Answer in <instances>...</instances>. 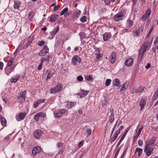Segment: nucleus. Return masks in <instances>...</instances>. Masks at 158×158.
Segmentation results:
<instances>
[{"label":"nucleus","instance_id":"f257e3e1","mask_svg":"<svg viewBox=\"0 0 158 158\" xmlns=\"http://www.w3.org/2000/svg\"><path fill=\"white\" fill-rule=\"evenodd\" d=\"M151 45V44L149 41H146L143 44L139 52V56H140L141 60L143 59L144 53Z\"/></svg>","mask_w":158,"mask_h":158},{"label":"nucleus","instance_id":"f03ea898","mask_svg":"<svg viewBox=\"0 0 158 158\" xmlns=\"http://www.w3.org/2000/svg\"><path fill=\"white\" fill-rule=\"evenodd\" d=\"M127 16V11L124 9L122 10L120 12L114 15V20L115 21L118 22L123 20Z\"/></svg>","mask_w":158,"mask_h":158},{"label":"nucleus","instance_id":"7ed1b4c3","mask_svg":"<svg viewBox=\"0 0 158 158\" xmlns=\"http://www.w3.org/2000/svg\"><path fill=\"white\" fill-rule=\"evenodd\" d=\"M154 148L152 146H149L148 145H145L144 152L147 156H149L153 154Z\"/></svg>","mask_w":158,"mask_h":158},{"label":"nucleus","instance_id":"20e7f679","mask_svg":"<svg viewBox=\"0 0 158 158\" xmlns=\"http://www.w3.org/2000/svg\"><path fill=\"white\" fill-rule=\"evenodd\" d=\"M27 93L26 90L20 92L17 98V100L19 102H23L25 100V96Z\"/></svg>","mask_w":158,"mask_h":158},{"label":"nucleus","instance_id":"39448f33","mask_svg":"<svg viewBox=\"0 0 158 158\" xmlns=\"http://www.w3.org/2000/svg\"><path fill=\"white\" fill-rule=\"evenodd\" d=\"M63 85L62 84L59 83L56 86L50 89L51 94H56L59 92L62 89Z\"/></svg>","mask_w":158,"mask_h":158},{"label":"nucleus","instance_id":"423d86ee","mask_svg":"<svg viewBox=\"0 0 158 158\" xmlns=\"http://www.w3.org/2000/svg\"><path fill=\"white\" fill-rule=\"evenodd\" d=\"M81 58L78 55H75L72 58V64L74 65H76L77 63H81Z\"/></svg>","mask_w":158,"mask_h":158},{"label":"nucleus","instance_id":"0eeeda50","mask_svg":"<svg viewBox=\"0 0 158 158\" xmlns=\"http://www.w3.org/2000/svg\"><path fill=\"white\" fill-rule=\"evenodd\" d=\"M143 27H142L136 28L134 33V35L136 36H139L143 34Z\"/></svg>","mask_w":158,"mask_h":158},{"label":"nucleus","instance_id":"6e6552de","mask_svg":"<svg viewBox=\"0 0 158 158\" xmlns=\"http://www.w3.org/2000/svg\"><path fill=\"white\" fill-rule=\"evenodd\" d=\"M108 60L112 64L114 63L116 60V53L114 52H113L110 54Z\"/></svg>","mask_w":158,"mask_h":158},{"label":"nucleus","instance_id":"1a4fd4ad","mask_svg":"<svg viewBox=\"0 0 158 158\" xmlns=\"http://www.w3.org/2000/svg\"><path fill=\"white\" fill-rule=\"evenodd\" d=\"M15 65H12L11 66H6L5 69V72L7 75H9L14 69Z\"/></svg>","mask_w":158,"mask_h":158},{"label":"nucleus","instance_id":"9d476101","mask_svg":"<svg viewBox=\"0 0 158 158\" xmlns=\"http://www.w3.org/2000/svg\"><path fill=\"white\" fill-rule=\"evenodd\" d=\"M49 51L48 48L47 46L44 47L39 53V55L40 56H42L45 55Z\"/></svg>","mask_w":158,"mask_h":158},{"label":"nucleus","instance_id":"9b49d317","mask_svg":"<svg viewBox=\"0 0 158 158\" xmlns=\"http://www.w3.org/2000/svg\"><path fill=\"white\" fill-rule=\"evenodd\" d=\"M151 13V10L150 9H148L145 14L142 15L141 17V19L143 21H144L149 17Z\"/></svg>","mask_w":158,"mask_h":158},{"label":"nucleus","instance_id":"f8f14e48","mask_svg":"<svg viewBox=\"0 0 158 158\" xmlns=\"http://www.w3.org/2000/svg\"><path fill=\"white\" fill-rule=\"evenodd\" d=\"M41 150V148L40 147L37 146L34 147L32 150V153L34 156L38 154L39 153Z\"/></svg>","mask_w":158,"mask_h":158},{"label":"nucleus","instance_id":"ddd939ff","mask_svg":"<svg viewBox=\"0 0 158 158\" xmlns=\"http://www.w3.org/2000/svg\"><path fill=\"white\" fill-rule=\"evenodd\" d=\"M55 72V70L54 69L48 70L46 71V73H48L47 76L46 77V79L48 80L50 79L52 76L54 74Z\"/></svg>","mask_w":158,"mask_h":158},{"label":"nucleus","instance_id":"4468645a","mask_svg":"<svg viewBox=\"0 0 158 158\" xmlns=\"http://www.w3.org/2000/svg\"><path fill=\"white\" fill-rule=\"evenodd\" d=\"M156 138L154 137H152L151 139L145 141V145H148L149 146L154 144L156 142Z\"/></svg>","mask_w":158,"mask_h":158},{"label":"nucleus","instance_id":"2eb2a0df","mask_svg":"<svg viewBox=\"0 0 158 158\" xmlns=\"http://www.w3.org/2000/svg\"><path fill=\"white\" fill-rule=\"evenodd\" d=\"M133 64V59L132 58H129L125 61V64L127 67L131 66Z\"/></svg>","mask_w":158,"mask_h":158},{"label":"nucleus","instance_id":"dca6fc26","mask_svg":"<svg viewBox=\"0 0 158 158\" xmlns=\"http://www.w3.org/2000/svg\"><path fill=\"white\" fill-rule=\"evenodd\" d=\"M42 134V132L40 130H35L34 132V135L36 139L39 138Z\"/></svg>","mask_w":158,"mask_h":158},{"label":"nucleus","instance_id":"f3484780","mask_svg":"<svg viewBox=\"0 0 158 158\" xmlns=\"http://www.w3.org/2000/svg\"><path fill=\"white\" fill-rule=\"evenodd\" d=\"M89 93V91L81 89V92L78 94L80 95V98H81L86 95Z\"/></svg>","mask_w":158,"mask_h":158},{"label":"nucleus","instance_id":"a211bd4d","mask_svg":"<svg viewBox=\"0 0 158 158\" xmlns=\"http://www.w3.org/2000/svg\"><path fill=\"white\" fill-rule=\"evenodd\" d=\"M111 36V34L110 32H106L103 35V40L104 41L107 40Z\"/></svg>","mask_w":158,"mask_h":158},{"label":"nucleus","instance_id":"6ab92c4d","mask_svg":"<svg viewBox=\"0 0 158 158\" xmlns=\"http://www.w3.org/2000/svg\"><path fill=\"white\" fill-rule=\"evenodd\" d=\"M68 8H66L60 12V15H64V16L65 17H67L69 15V13H68Z\"/></svg>","mask_w":158,"mask_h":158},{"label":"nucleus","instance_id":"aec40b11","mask_svg":"<svg viewBox=\"0 0 158 158\" xmlns=\"http://www.w3.org/2000/svg\"><path fill=\"white\" fill-rule=\"evenodd\" d=\"M146 101L144 99H142L141 100L139 103V105L141 107V110L143 108V107L145 106L146 104Z\"/></svg>","mask_w":158,"mask_h":158},{"label":"nucleus","instance_id":"412c9836","mask_svg":"<svg viewBox=\"0 0 158 158\" xmlns=\"http://www.w3.org/2000/svg\"><path fill=\"white\" fill-rule=\"evenodd\" d=\"M111 114L109 117V121L110 123H112L114 120V116L113 110L111 111L110 110Z\"/></svg>","mask_w":158,"mask_h":158},{"label":"nucleus","instance_id":"4be33fe9","mask_svg":"<svg viewBox=\"0 0 158 158\" xmlns=\"http://www.w3.org/2000/svg\"><path fill=\"white\" fill-rule=\"evenodd\" d=\"M143 150L142 149L139 148H136L135 150V153H137L138 156L139 157L141 156L143 152Z\"/></svg>","mask_w":158,"mask_h":158},{"label":"nucleus","instance_id":"5701e85b","mask_svg":"<svg viewBox=\"0 0 158 158\" xmlns=\"http://www.w3.org/2000/svg\"><path fill=\"white\" fill-rule=\"evenodd\" d=\"M133 22L130 19L127 20L126 26L128 28L131 27L133 25Z\"/></svg>","mask_w":158,"mask_h":158},{"label":"nucleus","instance_id":"b1692460","mask_svg":"<svg viewBox=\"0 0 158 158\" xmlns=\"http://www.w3.org/2000/svg\"><path fill=\"white\" fill-rule=\"evenodd\" d=\"M113 85L119 87L120 83L119 80L118 79H115L113 81Z\"/></svg>","mask_w":158,"mask_h":158},{"label":"nucleus","instance_id":"393cba45","mask_svg":"<svg viewBox=\"0 0 158 158\" xmlns=\"http://www.w3.org/2000/svg\"><path fill=\"white\" fill-rule=\"evenodd\" d=\"M129 85V83L128 81H126L123 85L122 89H121V91L124 90L126 89L128 87Z\"/></svg>","mask_w":158,"mask_h":158},{"label":"nucleus","instance_id":"a878e982","mask_svg":"<svg viewBox=\"0 0 158 158\" xmlns=\"http://www.w3.org/2000/svg\"><path fill=\"white\" fill-rule=\"evenodd\" d=\"M96 53L95 55L96 56V57L97 59H99L102 57V55L100 53V50L97 48V50L95 51Z\"/></svg>","mask_w":158,"mask_h":158},{"label":"nucleus","instance_id":"bb28decb","mask_svg":"<svg viewBox=\"0 0 158 158\" xmlns=\"http://www.w3.org/2000/svg\"><path fill=\"white\" fill-rule=\"evenodd\" d=\"M20 6V2L19 1H15L14 2V7L15 9H19Z\"/></svg>","mask_w":158,"mask_h":158},{"label":"nucleus","instance_id":"cd10ccee","mask_svg":"<svg viewBox=\"0 0 158 158\" xmlns=\"http://www.w3.org/2000/svg\"><path fill=\"white\" fill-rule=\"evenodd\" d=\"M0 118L1 119V123L3 126H5L6 123V121L2 115H0Z\"/></svg>","mask_w":158,"mask_h":158},{"label":"nucleus","instance_id":"c85d7f7f","mask_svg":"<svg viewBox=\"0 0 158 158\" xmlns=\"http://www.w3.org/2000/svg\"><path fill=\"white\" fill-rule=\"evenodd\" d=\"M19 78V76H14L11 78L10 81L12 83H15L17 81Z\"/></svg>","mask_w":158,"mask_h":158},{"label":"nucleus","instance_id":"c756f323","mask_svg":"<svg viewBox=\"0 0 158 158\" xmlns=\"http://www.w3.org/2000/svg\"><path fill=\"white\" fill-rule=\"evenodd\" d=\"M58 15H54L52 16L50 19V21L52 22H54L57 19Z\"/></svg>","mask_w":158,"mask_h":158},{"label":"nucleus","instance_id":"7c9ffc66","mask_svg":"<svg viewBox=\"0 0 158 158\" xmlns=\"http://www.w3.org/2000/svg\"><path fill=\"white\" fill-rule=\"evenodd\" d=\"M85 79L88 81H93V78L92 76L91 75H89L86 76L85 77Z\"/></svg>","mask_w":158,"mask_h":158},{"label":"nucleus","instance_id":"2f4dec72","mask_svg":"<svg viewBox=\"0 0 158 158\" xmlns=\"http://www.w3.org/2000/svg\"><path fill=\"white\" fill-rule=\"evenodd\" d=\"M34 16V12L31 10L29 13L28 18L30 21H32Z\"/></svg>","mask_w":158,"mask_h":158},{"label":"nucleus","instance_id":"473e14b6","mask_svg":"<svg viewBox=\"0 0 158 158\" xmlns=\"http://www.w3.org/2000/svg\"><path fill=\"white\" fill-rule=\"evenodd\" d=\"M80 14L79 12H76L73 13V18L74 19H76L80 15Z\"/></svg>","mask_w":158,"mask_h":158},{"label":"nucleus","instance_id":"72a5a7b5","mask_svg":"<svg viewBox=\"0 0 158 158\" xmlns=\"http://www.w3.org/2000/svg\"><path fill=\"white\" fill-rule=\"evenodd\" d=\"M26 114L25 113H21L19 114L18 117L20 119H23L25 117Z\"/></svg>","mask_w":158,"mask_h":158},{"label":"nucleus","instance_id":"f704fd0d","mask_svg":"<svg viewBox=\"0 0 158 158\" xmlns=\"http://www.w3.org/2000/svg\"><path fill=\"white\" fill-rule=\"evenodd\" d=\"M111 80L110 79H107L105 82V85L106 86H109L110 84Z\"/></svg>","mask_w":158,"mask_h":158},{"label":"nucleus","instance_id":"c9c22d12","mask_svg":"<svg viewBox=\"0 0 158 158\" xmlns=\"http://www.w3.org/2000/svg\"><path fill=\"white\" fill-rule=\"evenodd\" d=\"M61 113H60L59 111L54 113V116L55 117H60L61 116Z\"/></svg>","mask_w":158,"mask_h":158},{"label":"nucleus","instance_id":"e433bc0d","mask_svg":"<svg viewBox=\"0 0 158 158\" xmlns=\"http://www.w3.org/2000/svg\"><path fill=\"white\" fill-rule=\"evenodd\" d=\"M92 130L90 128H87L86 130V134H87V136L90 135L91 133Z\"/></svg>","mask_w":158,"mask_h":158},{"label":"nucleus","instance_id":"4c0bfd02","mask_svg":"<svg viewBox=\"0 0 158 158\" xmlns=\"http://www.w3.org/2000/svg\"><path fill=\"white\" fill-rule=\"evenodd\" d=\"M80 20L82 22L84 23L86 21L87 17L85 16H83L80 19Z\"/></svg>","mask_w":158,"mask_h":158},{"label":"nucleus","instance_id":"58836bf2","mask_svg":"<svg viewBox=\"0 0 158 158\" xmlns=\"http://www.w3.org/2000/svg\"><path fill=\"white\" fill-rule=\"evenodd\" d=\"M45 44V42L43 40L39 41L37 43L38 45L40 46H41L44 45Z\"/></svg>","mask_w":158,"mask_h":158},{"label":"nucleus","instance_id":"ea45409f","mask_svg":"<svg viewBox=\"0 0 158 158\" xmlns=\"http://www.w3.org/2000/svg\"><path fill=\"white\" fill-rule=\"evenodd\" d=\"M130 129L131 127L130 126H129V127L125 129L124 133L123 135H124V136H125L127 133L128 132V131L130 130Z\"/></svg>","mask_w":158,"mask_h":158},{"label":"nucleus","instance_id":"a19ab883","mask_svg":"<svg viewBox=\"0 0 158 158\" xmlns=\"http://www.w3.org/2000/svg\"><path fill=\"white\" fill-rule=\"evenodd\" d=\"M118 121L117 120L116 123H115L113 128V129L112 130L111 133V135H112L114 131L115 128L116 127L117 125L118 124Z\"/></svg>","mask_w":158,"mask_h":158},{"label":"nucleus","instance_id":"79ce46f5","mask_svg":"<svg viewBox=\"0 0 158 158\" xmlns=\"http://www.w3.org/2000/svg\"><path fill=\"white\" fill-rule=\"evenodd\" d=\"M118 121L117 120L116 123H115L113 128V129L112 130L111 133V135H112L114 131L115 128L116 127L117 125L118 124Z\"/></svg>","mask_w":158,"mask_h":158},{"label":"nucleus","instance_id":"37998d69","mask_svg":"<svg viewBox=\"0 0 158 158\" xmlns=\"http://www.w3.org/2000/svg\"><path fill=\"white\" fill-rule=\"evenodd\" d=\"M118 121L117 120L116 123H115L113 128V129L112 130L111 133V135H112L114 131L115 128L116 127L117 125L118 124Z\"/></svg>","mask_w":158,"mask_h":158},{"label":"nucleus","instance_id":"c03bdc74","mask_svg":"<svg viewBox=\"0 0 158 158\" xmlns=\"http://www.w3.org/2000/svg\"><path fill=\"white\" fill-rule=\"evenodd\" d=\"M118 121L117 120L116 123H115L113 128V129L112 130L111 133V135H112L114 131L115 128L116 127L117 125L118 124Z\"/></svg>","mask_w":158,"mask_h":158},{"label":"nucleus","instance_id":"a18cd8bd","mask_svg":"<svg viewBox=\"0 0 158 158\" xmlns=\"http://www.w3.org/2000/svg\"><path fill=\"white\" fill-rule=\"evenodd\" d=\"M38 114L39 115L40 117L42 118L45 117L46 116V114L44 112H40L38 113Z\"/></svg>","mask_w":158,"mask_h":158},{"label":"nucleus","instance_id":"49530a36","mask_svg":"<svg viewBox=\"0 0 158 158\" xmlns=\"http://www.w3.org/2000/svg\"><path fill=\"white\" fill-rule=\"evenodd\" d=\"M77 80L79 81H81L83 80V77L81 76H78L77 77Z\"/></svg>","mask_w":158,"mask_h":158},{"label":"nucleus","instance_id":"de8ad7c7","mask_svg":"<svg viewBox=\"0 0 158 158\" xmlns=\"http://www.w3.org/2000/svg\"><path fill=\"white\" fill-rule=\"evenodd\" d=\"M144 90V88L143 87L139 88L138 89L136 90V92L138 93H141Z\"/></svg>","mask_w":158,"mask_h":158},{"label":"nucleus","instance_id":"09e8293b","mask_svg":"<svg viewBox=\"0 0 158 158\" xmlns=\"http://www.w3.org/2000/svg\"><path fill=\"white\" fill-rule=\"evenodd\" d=\"M39 117L40 116L38 114V113L35 115V116L34 117V119L35 120H36V121H38L39 120Z\"/></svg>","mask_w":158,"mask_h":158},{"label":"nucleus","instance_id":"8fccbe9b","mask_svg":"<svg viewBox=\"0 0 158 158\" xmlns=\"http://www.w3.org/2000/svg\"><path fill=\"white\" fill-rule=\"evenodd\" d=\"M59 26H57L56 30H54V31H52V32L53 33H54L55 34H56L57 32L59 31Z\"/></svg>","mask_w":158,"mask_h":158},{"label":"nucleus","instance_id":"3c124183","mask_svg":"<svg viewBox=\"0 0 158 158\" xmlns=\"http://www.w3.org/2000/svg\"><path fill=\"white\" fill-rule=\"evenodd\" d=\"M158 97V94L157 93H156L155 92V93L154 94L153 97V99L154 100H155L156 99L157 97Z\"/></svg>","mask_w":158,"mask_h":158},{"label":"nucleus","instance_id":"603ef678","mask_svg":"<svg viewBox=\"0 0 158 158\" xmlns=\"http://www.w3.org/2000/svg\"><path fill=\"white\" fill-rule=\"evenodd\" d=\"M45 99H43L38 100L36 102H37V103L39 104H40L41 103L44 102H45Z\"/></svg>","mask_w":158,"mask_h":158},{"label":"nucleus","instance_id":"864d4df0","mask_svg":"<svg viewBox=\"0 0 158 158\" xmlns=\"http://www.w3.org/2000/svg\"><path fill=\"white\" fill-rule=\"evenodd\" d=\"M65 110L64 109H62L60 110L59 111V112L60 113H61V114L62 115V114H64L65 112Z\"/></svg>","mask_w":158,"mask_h":158},{"label":"nucleus","instance_id":"5fc2aeb1","mask_svg":"<svg viewBox=\"0 0 158 158\" xmlns=\"http://www.w3.org/2000/svg\"><path fill=\"white\" fill-rule=\"evenodd\" d=\"M116 138H117L116 137H115V135H114V134L112 137L110 139L111 141V142L114 141L116 139Z\"/></svg>","mask_w":158,"mask_h":158},{"label":"nucleus","instance_id":"6e6d98bb","mask_svg":"<svg viewBox=\"0 0 158 158\" xmlns=\"http://www.w3.org/2000/svg\"><path fill=\"white\" fill-rule=\"evenodd\" d=\"M125 136H124V135H123L122 136V137L120 138V139L119 140L118 142V145H119L120 143L121 142L123 141V139H124V138H125Z\"/></svg>","mask_w":158,"mask_h":158},{"label":"nucleus","instance_id":"4d7b16f0","mask_svg":"<svg viewBox=\"0 0 158 158\" xmlns=\"http://www.w3.org/2000/svg\"><path fill=\"white\" fill-rule=\"evenodd\" d=\"M158 43V35L156 38L154 42L155 45H156Z\"/></svg>","mask_w":158,"mask_h":158},{"label":"nucleus","instance_id":"13d9d810","mask_svg":"<svg viewBox=\"0 0 158 158\" xmlns=\"http://www.w3.org/2000/svg\"><path fill=\"white\" fill-rule=\"evenodd\" d=\"M60 8V6L59 5L56 6H54L53 9L54 11H56L58 10Z\"/></svg>","mask_w":158,"mask_h":158},{"label":"nucleus","instance_id":"bf43d9fd","mask_svg":"<svg viewBox=\"0 0 158 158\" xmlns=\"http://www.w3.org/2000/svg\"><path fill=\"white\" fill-rule=\"evenodd\" d=\"M43 64L40 63V64L39 65L37 69L38 70H40L42 69V66Z\"/></svg>","mask_w":158,"mask_h":158},{"label":"nucleus","instance_id":"052dcab7","mask_svg":"<svg viewBox=\"0 0 158 158\" xmlns=\"http://www.w3.org/2000/svg\"><path fill=\"white\" fill-rule=\"evenodd\" d=\"M38 103L37 102H35L33 104V106L34 108H36L39 105Z\"/></svg>","mask_w":158,"mask_h":158},{"label":"nucleus","instance_id":"680f3d73","mask_svg":"<svg viewBox=\"0 0 158 158\" xmlns=\"http://www.w3.org/2000/svg\"><path fill=\"white\" fill-rule=\"evenodd\" d=\"M83 140L81 141V142H80L78 144V146L79 148H81L83 145Z\"/></svg>","mask_w":158,"mask_h":158},{"label":"nucleus","instance_id":"e2e57ef3","mask_svg":"<svg viewBox=\"0 0 158 158\" xmlns=\"http://www.w3.org/2000/svg\"><path fill=\"white\" fill-rule=\"evenodd\" d=\"M104 2L106 4L108 5L110 3V0H104Z\"/></svg>","mask_w":158,"mask_h":158},{"label":"nucleus","instance_id":"0e129e2a","mask_svg":"<svg viewBox=\"0 0 158 158\" xmlns=\"http://www.w3.org/2000/svg\"><path fill=\"white\" fill-rule=\"evenodd\" d=\"M120 132H119L117 131H116L115 133L114 134V135H115V137H116V138L118 137V135L119 134Z\"/></svg>","mask_w":158,"mask_h":158},{"label":"nucleus","instance_id":"69168bd1","mask_svg":"<svg viewBox=\"0 0 158 158\" xmlns=\"http://www.w3.org/2000/svg\"><path fill=\"white\" fill-rule=\"evenodd\" d=\"M76 105V103L73 102H71L70 103V107L72 108L73 107V106H74L75 105Z\"/></svg>","mask_w":158,"mask_h":158},{"label":"nucleus","instance_id":"338daca9","mask_svg":"<svg viewBox=\"0 0 158 158\" xmlns=\"http://www.w3.org/2000/svg\"><path fill=\"white\" fill-rule=\"evenodd\" d=\"M139 145L142 146L143 144V142L141 140H139L138 142Z\"/></svg>","mask_w":158,"mask_h":158},{"label":"nucleus","instance_id":"774afa93","mask_svg":"<svg viewBox=\"0 0 158 158\" xmlns=\"http://www.w3.org/2000/svg\"><path fill=\"white\" fill-rule=\"evenodd\" d=\"M151 67V65L149 63H148L147 64V65L146 66L145 68L146 69H148L150 68Z\"/></svg>","mask_w":158,"mask_h":158}]
</instances>
